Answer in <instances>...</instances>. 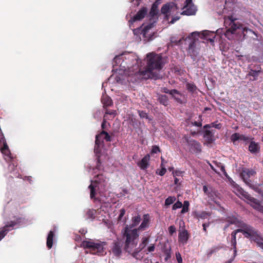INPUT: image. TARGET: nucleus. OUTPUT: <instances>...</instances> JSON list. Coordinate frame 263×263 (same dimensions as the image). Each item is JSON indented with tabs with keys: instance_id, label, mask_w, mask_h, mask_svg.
Segmentation results:
<instances>
[{
	"instance_id": "obj_49",
	"label": "nucleus",
	"mask_w": 263,
	"mask_h": 263,
	"mask_svg": "<svg viewBox=\"0 0 263 263\" xmlns=\"http://www.w3.org/2000/svg\"><path fill=\"white\" fill-rule=\"evenodd\" d=\"M160 152V149L159 147V146H158L157 145H153L152 146V150H151L152 154H157L158 152Z\"/></svg>"
},
{
	"instance_id": "obj_7",
	"label": "nucleus",
	"mask_w": 263,
	"mask_h": 263,
	"mask_svg": "<svg viewBox=\"0 0 263 263\" xmlns=\"http://www.w3.org/2000/svg\"><path fill=\"white\" fill-rule=\"evenodd\" d=\"M15 219L8 222L0 231V241L7 235L8 232L12 230L14 227L20 224L24 219L21 217H15Z\"/></svg>"
},
{
	"instance_id": "obj_29",
	"label": "nucleus",
	"mask_w": 263,
	"mask_h": 263,
	"mask_svg": "<svg viewBox=\"0 0 263 263\" xmlns=\"http://www.w3.org/2000/svg\"><path fill=\"white\" fill-rule=\"evenodd\" d=\"M101 102L103 104V107L110 106L112 105V101L111 99L108 96L102 97Z\"/></svg>"
},
{
	"instance_id": "obj_23",
	"label": "nucleus",
	"mask_w": 263,
	"mask_h": 263,
	"mask_svg": "<svg viewBox=\"0 0 263 263\" xmlns=\"http://www.w3.org/2000/svg\"><path fill=\"white\" fill-rule=\"evenodd\" d=\"M152 24H149L145 26L142 30L141 34L144 38H145V40L149 41L151 40L152 36H149L150 34H148L149 30L152 28Z\"/></svg>"
},
{
	"instance_id": "obj_52",
	"label": "nucleus",
	"mask_w": 263,
	"mask_h": 263,
	"mask_svg": "<svg viewBox=\"0 0 263 263\" xmlns=\"http://www.w3.org/2000/svg\"><path fill=\"white\" fill-rule=\"evenodd\" d=\"M106 115H112L114 117L116 115V111L114 110L107 109L105 114L104 115V118L106 117Z\"/></svg>"
},
{
	"instance_id": "obj_17",
	"label": "nucleus",
	"mask_w": 263,
	"mask_h": 263,
	"mask_svg": "<svg viewBox=\"0 0 263 263\" xmlns=\"http://www.w3.org/2000/svg\"><path fill=\"white\" fill-rule=\"evenodd\" d=\"M183 9H185L181 13V14L183 15H195L197 11L196 6L192 4L186 7L184 5Z\"/></svg>"
},
{
	"instance_id": "obj_1",
	"label": "nucleus",
	"mask_w": 263,
	"mask_h": 263,
	"mask_svg": "<svg viewBox=\"0 0 263 263\" xmlns=\"http://www.w3.org/2000/svg\"><path fill=\"white\" fill-rule=\"evenodd\" d=\"M147 66L144 70L139 72L145 78H151L152 76L153 70H160L163 68L164 63L163 62L162 57L161 54H157L155 52L148 53L146 55Z\"/></svg>"
},
{
	"instance_id": "obj_15",
	"label": "nucleus",
	"mask_w": 263,
	"mask_h": 263,
	"mask_svg": "<svg viewBox=\"0 0 263 263\" xmlns=\"http://www.w3.org/2000/svg\"><path fill=\"white\" fill-rule=\"evenodd\" d=\"M122 245L120 241H115L112 243L111 251L116 257H119L122 253Z\"/></svg>"
},
{
	"instance_id": "obj_55",
	"label": "nucleus",
	"mask_w": 263,
	"mask_h": 263,
	"mask_svg": "<svg viewBox=\"0 0 263 263\" xmlns=\"http://www.w3.org/2000/svg\"><path fill=\"white\" fill-rule=\"evenodd\" d=\"M211 127L219 129L222 127V124L215 122L211 123Z\"/></svg>"
},
{
	"instance_id": "obj_33",
	"label": "nucleus",
	"mask_w": 263,
	"mask_h": 263,
	"mask_svg": "<svg viewBox=\"0 0 263 263\" xmlns=\"http://www.w3.org/2000/svg\"><path fill=\"white\" fill-rule=\"evenodd\" d=\"M241 134L238 133H235L233 134L230 137V140L231 142L235 145L236 144V142L238 140H240Z\"/></svg>"
},
{
	"instance_id": "obj_36",
	"label": "nucleus",
	"mask_w": 263,
	"mask_h": 263,
	"mask_svg": "<svg viewBox=\"0 0 263 263\" xmlns=\"http://www.w3.org/2000/svg\"><path fill=\"white\" fill-rule=\"evenodd\" d=\"M104 144L102 143H98V144H96L95 142V145L94 147V152L96 154L97 156V158L98 157V156L101 155V147L103 146Z\"/></svg>"
},
{
	"instance_id": "obj_57",
	"label": "nucleus",
	"mask_w": 263,
	"mask_h": 263,
	"mask_svg": "<svg viewBox=\"0 0 263 263\" xmlns=\"http://www.w3.org/2000/svg\"><path fill=\"white\" fill-rule=\"evenodd\" d=\"M210 226V222H208V223H203L202 224V227H203V230L204 231V232H205V233L206 234H207L208 233V231L206 230V228L207 227H209Z\"/></svg>"
},
{
	"instance_id": "obj_56",
	"label": "nucleus",
	"mask_w": 263,
	"mask_h": 263,
	"mask_svg": "<svg viewBox=\"0 0 263 263\" xmlns=\"http://www.w3.org/2000/svg\"><path fill=\"white\" fill-rule=\"evenodd\" d=\"M168 232L170 235H172L176 232V228L174 226H171L168 227Z\"/></svg>"
},
{
	"instance_id": "obj_20",
	"label": "nucleus",
	"mask_w": 263,
	"mask_h": 263,
	"mask_svg": "<svg viewBox=\"0 0 263 263\" xmlns=\"http://www.w3.org/2000/svg\"><path fill=\"white\" fill-rule=\"evenodd\" d=\"M190 235L187 230H184L182 232H179L178 235L179 242L182 245L186 244L189 238Z\"/></svg>"
},
{
	"instance_id": "obj_46",
	"label": "nucleus",
	"mask_w": 263,
	"mask_h": 263,
	"mask_svg": "<svg viewBox=\"0 0 263 263\" xmlns=\"http://www.w3.org/2000/svg\"><path fill=\"white\" fill-rule=\"evenodd\" d=\"M189 202L188 201H184V206L182 208L181 213L182 214L185 213L189 211Z\"/></svg>"
},
{
	"instance_id": "obj_44",
	"label": "nucleus",
	"mask_w": 263,
	"mask_h": 263,
	"mask_svg": "<svg viewBox=\"0 0 263 263\" xmlns=\"http://www.w3.org/2000/svg\"><path fill=\"white\" fill-rule=\"evenodd\" d=\"M240 138H241L240 140H242V141L246 142V144L248 142L250 143L251 141H253V140L254 139V138L253 137L246 136V135H243V134H241V136Z\"/></svg>"
},
{
	"instance_id": "obj_37",
	"label": "nucleus",
	"mask_w": 263,
	"mask_h": 263,
	"mask_svg": "<svg viewBox=\"0 0 263 263\" xmlns=\"http://www.w3.org/2000/svg\"><path fill=\"white\" fill-rule=\"evenodd\" d=\"M96 211L93 209H88L86 212V216L88 218L93 219L96 217Z\"/></svg>"
},
{
	"instance_id": "obj_24",
	"label": "nucleus",
	"mask_w": 263,
	"mask_h": 263,
	"mask_svg": "<svg viewBox=\"0 0 263 263\" xmlns=\"http://www.w3.org/2000/svg\"><path fill=\"white\" fill-rule=\"evenodd\" d=\"M239 232V230H238V229L234 231L233 232H232L231 233V238H232V240H231V245H232V246H233V249H234V254L235 255L236 252H237V250H236V234Z\"/></svg>"
},
{
	"instance_id": "obj_25",
	"label": "nucleus",
	"mask_w": 263,
	"mask_h": 263,
	"mask_svg": "<svg viewBox=\"0 0 263 263\" xmlns=\"http://www.w3.org/2000/svg\"><path fill=\"white\" fill-rule=\"evenodd\" d=\"M157 101L160 103V104L165 106H167L169 104L168 98L165 95H158Z\"/></svg>"
},
{
	"instance_id": "obj_5",
	"label": "nucleus",
	"mask_w": 263,
	"mask_h": 263,
	"mask_svg": "<svg viewBox=\"0 0 263 263\" xmlns=\"http://www.w3.org/2000/svg\"><path fill=\"white\" fill-rule=\"evenodd\" d=\"M104 242H95L92 240H84L81 244V247L84 249H89L92 254L100 255L104 252Z\"/></svg>"
},
{
	"instance_id": "obj_12",
	"label": "nucleus",
	"mask_w": 263,
	"mask_h": 263,
	"mask_svg": "<svg viewBox=\"0 0 263 263\" xmlns=\"http://www.w3.org/2000/svg\"><path fill=\"white\" fill-rule=\"evenodd\" d=\"M147 13V9L146 7H142L139 10L137 14L129 21V23L133 24L134 22L137 21H140L142 20Z\"/></svg>"
},
{
	"instance_id": "obj_26",
	"label": "nucleus",
	"mask_w": 263,
	"mask_h": 263,
	"mask_svg": "<svg viewBox=\"0 0 263 263\" xmlns=\"http://www.w3.org/2000/svg\"><path fill=\"white\" fill-rule=\"evenodd\" d=\"M175 3H168L162 6L161 9V12L162 14L166 15L170 10L173 8Z\"/></svg>"
},
{
	"instance_id": "obj_45",
	"label": "nucleus",
	"mask_w": 263,
	"mask_h": 263,
	"mask_svg": "<svg viewBox=\"0 0 263 263\" xmlns=\"http://www.w3.org/2000/svg\"><path fill=\"white\" fill-rule=\"evenodd\" d=\"M172 97L176 100V101L180 104L183 103V101L181 99V97L178 93H173L171 95Z\"/></svg>"
},
{
	"instance_id": "obj_58",
	"label": "nucleus",
	"mask_w": 263,
	"mask_h": 263,
	"mask_svg": "<svg viewBox=\"0 0 263 263\" xmlns=\"http://www.w3.org/2000/svg\"><path fill=\"white\" fill-rule=\"evenodd\" d=\"M97 164L96 165V168L100 170V166H101V163L100 156H98V157L97 159Z\"/></svg>"
},
{
	"instance_id": "obj_30",
	"label": "nucleus",
	"mask_w": 263,
	"mask_h": 263,
	"mask_svg": "<svg viewBox=\"0 0 263 263\" xmlns=\"http://www.w3.org/2000/svg\"><path fill=\"white\" fill-rule=\"evenodd\" d=\"M186 89L190 92L194 93L197 92L198 89L197 86L194 83L187 82L185 84Z\"/></svg>"
},
{
	"instance_id": "obj_54",
	"label": "nucleus",
	"mask_w": 263,
	"mask_h": 263,
	"mask_svg": "<svg viewBox=\"0 0 263 263\" xmlns=\"http://www.w3.org/2000/svg\"><path fill=\"white\" fill-rule=\"evenodd\" d=\"M125 214V209H123V208L121 209L120 210V214H119V215L118 216V221L121 220L122 217L124 216Z\"/></svg>"
},
{
	"instance_id": "obj_35",
	"label": "nucleus",
	"mask_w": 263,
	"mask_h": 263,
	"mask_svg": "<svg viewBox=\"0 0 263 263\" xmlns=\"http://www.w3.org/2000/svg\"><path fill=\"white\" fill-rule=\"evenodd\" d=\"M163 92L165 93L170 94V95H173V93H178L180 96H183V94H182L179 91L175 89L169 90L167 88L164 87L163 88Z\"/></svg>"
},
{
	"instance_id": "obj_42",
	"label": "nucleus",
	"mask_w": 263,
	"mask_h": 263,
	"mask_svg": "<svg viewBox=\"0 0 263 263\" xmlns=\"http://www.w3.org/2000/svg\"><path fill=\"white\" fill-rule=\"evenodd\" d=\"M238 192L244 198H245L247 199L252 201V200L250 199L251 198L250 195L247 192L244 191L242 189H238Z\"/></svg>"
},
{
	"instance_id": "obj_2",
	"label": "nucleus",
	"mask_w": 263,
	"mask_h": 263,
	"mask_svg": "<svg viewBox=\"0 0 263 263\" xmlns=\"http://www.w3.org/2000/svg\"><path fill=\"white\" fill-rule=\"evenodd\" d=\"M122 237L125 240L124 249L126 252L132 253L138 243L139 231L136 229H132L126 225L122 231Z\"/></svg>"
},
{
	"instance_id": "obj_3",
	"label": "nucleus",
	"mask_w": 263,
	"mask_h": 263,
	"mask_svg": "<svg viewBox=\"0 0 263 263\" xmlns=\"http://www.w3.org/2000/svg\"><path fill=\"white\" fill-rule=\"evenodd\" d=\"M224 23L227 28L224 35L229 40L230 39V36L234 34L237 29H242L243 32H247L248 30L247 27H243L242 24L239 23L237 18H234L232 16L224 18Z\"/></svg>"
},
{
	"instance_id": "obj_4",
	"label": "nucleus",
	"mask_w": 263,
	"mask_h": 263,
	"mask_svg": "<svg viewBox=\"0 0 263 263\" xmlns=\"http://www.w3.org/2000/svg\"><path fill=\"white\" fill-rule=\"evenodd\" d=\"M196 36H199V33L194 32L189 35L185 39V41L190 40L187 52L188 55L190 56L193 61H195L198 55V49L196 48V43L198 41L196 38Z\"/></svg>"
},
{
	"instance_id": "obj_47",
	"label": "nucleus",
	"mask_w": 263,
	"mask_h": 263,
	"mask_svg": "<svg viewBox=\"0 0 263 263\" xmlns=\"http://www.w3.org/2000/svg\"><path fill=\"white\" fill-rule=\"evenodd\" d=\"M157 6L156 5V3H155L153 4L151 11H150V14L152 15H153V16L155 15L157 13Z\"/></svg>"
},
{
	"instance_id": "obj_39",
	"label": "nucleus",
	"mask_w": 263,
	"mask_h": 263,
	"mask_svg": "<svg viewBox=\"0 0 263 263\" xmlns=\"http://www.w3.org/2000/svg\"><path fill=\"white\" fill-rule=\"evenodd\" d=\"M176 199L175 196H169L165 200V205L168 206L173 204L176 201Z\"/></svg>"
},
{
	"instance_id": "obj_8",
	"label": "nucleus",
	"mask_w": 263,
	"mask_h": 263,
	"mask_svg": "<svg viewBox=\"0 0 263 263\" xmlns=\"http://www.w3.org/2000/svg\"><path fill=\"white\" fill-rule=\"evenodd\" d=\"M256 172L252 170L247 169L246 170H243L242 173H241V177L244 182L249 186L251 187H253L255 191L258 192H260V190L258 189V187H256L254 185L251 184V181L250 179V178L251 176H254L256 174Z\"/></svg>"
},
{
	"instance_id": "obj_32",
	"label": "nucleus",
	"mask_w": 263,
	"mask_h": 263,
	"mask_svg": "<svg viewBox=\"0 0 263 263\" xmlns=\"http://www.w3.org/2000/svg\"><path fill=\"white\" fill-rule=\"evenodd\" d=\"M217 192L215 190H214L213 189H211L210 191V192L208 193V194L207 195V196H208V197L213 201H214V202H215L217 204H218V202H217L216 201H215V199H216V197L217 196Z\"/></svg>"
},
{
	"instance_id": "obj_59",
	"label": "nucleus",
	"mask_w": 263,
	"mask_h": 263,
	"mask_svg": "<svg viewBox=\"0 0 263 263\" xmlns=\"http://www.w3.org/2000/svg\"><path fill=\"white\" fill-rule=\"evenodd\" d=\"M176 259L177 260L178 262L182 263V257H181L180 254L179 253H176Z\"/></svg>"
},
{
	"instance_id": "obj_22",
	"label": "nucleus",
	"mask_w": 263,
	"mask_h": 263,
	"mask_svg": "<svg viewBox=\"0 0 263 263\" xmlns=\"http://www.w3.org/2000/svg\"><path fill=\"white\" fill-rule=\"evenodd\" d=\"M204 138L205 139L207 143L211 144L215 140L214 133L211 130H205L204 132Z\"/></svg>"
},
{
	"instance_id": "obj_27",
	"label": "nucleus",
	"mask_w": 263,
	"mask_h": 263,
	"mask_svg": "<svg viewBox=\"0 0 263 263\" xmlns=\"http://www.w3.org/2000/svg\"><path fill=\"white\" fill-rule=\"evenodd\" d=\"M97 187L95 186V185L92 184V183L90 184L88 186V188L90 189V197L91 199L93 200V201L95 202L97 201H99L98 198L95 197L96 195V188Z\"/></svg>"
},
{
	"instance_id": "obj_6",
	"label": "nucleus",
	"mask_w": 263,
	"mask_h": 263,
	"mask_svg": "<svg viewBox=\"0 0 263 263\" xmlns=\"http://www.w3.org/2000/svg\"><path fill=\"white\" fill-rule=\"evenodd\" d=\"M239 225L240 229H238L239 232H241L247 238H250L255 241L258 239V235L257 232L252 226L248 225L242 221Z\"/></svg>"
},
{
	"instance_id": "obj_38",
	"label": "nucleus",
	"mask_w": 263,
	"mask_h": 263,
	"mask_svg": "<svg viewBox=\"0 0 263 263\" xmlns=\"http://www.w3.org/2000/svg\"><path fill=\"white\" fill-rule=\"evenodd\" d=\"M211 212H207L205 211H202L200 214H198L197 215V218L202 219H207L208 217L211 216Z\"/></svg>"
},
{
	"instance_id": "obj_21",
	"label": "nucleus",
	"mask_w": 263,
	"mask_h": 263,
	"mask_svg": "<svg viewBox=\"0 0 263 263\" xmlns=\"http://www.w3.org/2000/svg\"><path fill=\"white\" fill-rule=\"evenodd\" d=\"M226 221L228 222L229 224H235L239 228V225L242 223V221L239 220L235 216H228L226 218Z\"/></svg>"
},
{
	"instance_id": "obj_34",
	"label": "nucleus",
	"mask_w": 263,
	"mask_h": 263,
	"mask_svg": "<svg viewBox=\"0 0 263 263\" xmlns=\"http://www.w3.org/2000/svg\"><path fill=\"white\" fill-rule=\"evenodd\" d=\"M161 164L160 165V166L161 167V169L160 171L157 170L156 171V174L161 176H162L164 175H165V174L166 173V170L165 166H163V161H164V159L162 157H161Z\"/></svg>"
},
{
	"instance_id": "obj_51",
	"label": "nucleus",
	"mask_w": 263,
	"mask_h": 263,
	"mask_svg": "<svg viewBox=\"0 0 263 263\" xmlns=\"http://www.w3.org/2000/svg\"><path fill=\"white\" fill-rule=\"evenodd\" d=\"M138 114L140 118H148V115L145 111H138Z\"/></svg>"
},
{
	"instance_id": "obj_18",
	"label": "nucleus",
	"mask_w": 263,
	"mask_h": 263,
	"mask_svg": "<svg viewBox=\"0 0 263 263\" xmlns=\"http://www.w3.org/2000/svg\"><path fill=\"white\" fill-rule=\"evenodd\" d=\"M260 146L259 143L254 141H251L249 143L248 150L253 154H256L260 152Z\"/></svg>"
},
{
	"instance_id": "obj_61",
	"label": "nucleus",
	"mask_w": 263,
	"mask_h": 263,
	"mask_svg": "<svg viewBox=\"0 0 263 263\" xmlns=\"http://www.w3.org/2000/svg\"><path fill=\"white\" fill-rule=\"evenodd\" d=\"M193 125L198 126V127H201L202 126V123L201 122H197L194 121V122H192V123Z\"/></svg>"
},
{
	"instance_id": "obj_28",
	"label": "nucleus",
	"mask_w": 263,
	"mask_h": 263,
	"mask_svg": "<svg viewBox=\"0 0 263 263\" xmlns=\"http://www.w3.org/2000/svg\"><path fill=\"white\" fill-rule=\"evenodd\" d=\"M54 237V233L53 231H50L48 235L47 238V247L48 249H51L53 245V239Z\"/></svg>"
},
{
	"instance_id": "obj_62",
	"label": "nucleus",
	"mask_w": 263,
	"mask_h": 263,
	"mask_svg": "<svg viewBox=\"0 0 263 263\" xmlns=\"http://www.w3.org/2000/svg\"><path fill=\"white\" fill-rule=\"evenodd\" d=\"M203 191L205 194L206 195L208 194V193L210 192V191H209L208 187L206 185H204L203 186Z\"/></svg>"
},
{
	"instance_id": "obj_31",
	"label": "nucleus",
	"mask_w": 263,
	"mask_h": 263,
	"mask_svg": "<svg viewBox=\"0 0 263 263\" xmlns=\"http://www.w3.org/2000/svg\"><path fill=\"white\" fill-rule=\"evenodd\" d=\"M141 217L139 215H138L137 216L133 217L132 220V224L130 225V226H129V227L132 229L133 228L137 226L139 224V223L141 221Z\"/></svg>"
},
{
	"instance_id": "obj_60",
	"label": "nucleus",
	"mask_w": 263,
	"mask_h": 263,
	"mask_svg": "<svg viewBox=\"0 0 263 263\" xmlns=\"http://www.w3.org/2000/svg\"><path fill=\"white\" fill-rule=\"evenodd\" d=\"M155 249V245L152 244L147 248V250L148 252H152L154 251Z\"/></svg>"
},
{
	"instance_id": "obj_43",
	"label": "nucleus",
	"mask_w": 263,
	"mask_h": 263,
	"mask_svg": "<svg viewBox=\"0 0 263 263\" xmlns=\"http://www.w3.org/2000/svg\"><path fill=\"white\" fill-rule=\"evenodd\" d=\"M240 138H241L240 140H242V141L246 142V144L248 142L250 143L251 141H253V140L254 139V138L253 137L246 136V135H243V134H241V136Z\"/></svg>"
},
{
	"instance_id": "obj_16",
	"label": "nucleus",
	"mask_w": 263,
	"mask_h": 263,
	"mask_svg": "<svg viewBox=\"0 0 263 263\" xmlns=\"http://www.w3.org/2000/svg\"><path fill=\"white\" fill-rule=\"evenodd\" d=\"M150 160V155L149 154H146L141 161L138 162L137 165L140 167V168L142 170H146L149 165V162Z\"/></svg>"
},
{
	"instance_id": "obj_40",
	"label": "nucleus",
	"mask_w": 263,
	"mask_h": 263,
	"mask_svg": "<svg viewBox=\"0 0 263 263\" xmlns=\"http://www.w3.org/2000/svg\"><path fill=\"white\" fill-rule=\"evenodd\" d=\"M183 40H185V39H184V37H182L179 40L176 39L175 37H172L171 38V43L174 44L175 45H180Z\"/></svg>"
},
{
	"instance_id": "obj_10",
	"label": "nucleus",
	"mask_w": 263,
	"mask_h": 263,
	"mask_svg": "<svg viewBox=\"0 0 263 263\" xmlns=\"http://www.w3.org/2000/svg\"><path fill=\"white\" fill-rule=\"evenodd\" d=\"M92 183H93L98 189L104 190L107 184V180L103 174H98L95 177V180L92 181Z\"/></svg>"
},
{
	"instance_id": "obj_11",
	"label": "nucleus",
	"mask_w": 263,
	"mask_h": 263,
	"mask_svg": "<svg viewBox=\"0 0 263 263\" xmlns=\"http://www.w3.org/2000/svg\"><path fill=\"white\" fill-rule=\"evenodd\" d=\"M104 140L107 142H110L111 138L107 132L102 130L100 134L96 136V143L97 144L98 143L104 144Z\"/></svg>"
},
{
	"instance_id": "obj_13",
	"label": "nucleus",
	"mask_w": 263,
	"mask_h": 263,
	"mask_svg": "<svg viewBox=\"0 0 263 263\" xmlns=\"http://www.w3.org/2000/svg\"><path fill=\"white\" fill-rule=\"evenodd\" d=\"M186 142L189 146L193 149V151L196 153H199L201 151V146L200 143L193 139H186Z\"/></svg>"
},
{
	"instance_id": "obj_63",
	"label": "nucleus",
	"mask_w": 263,
	"mask_h": 263,
	"mask_svg": "<svg viewBox=\"0 0 263 263\" xmlns=\"http://www.w3.org/2000/svg\"><path fill=\"white\" fill-rule=\"evenodd\" d=\"M192 1L193 0H185V6L187 7L189 5H191L193 4L192 3Z\"/></svg>"
},
{
	"instance_id": "obj_9",
	"label": "nucleus",
	"mask_w": 263,
	"mask_h": 263,
	"mask_svg": "<svg viewBox=\"0 0 263 263\" xmlns=\"http://www.w3.org/2000/svg\"><path fill=\"white\" fill-rule=\"evenodd\" d=\"M148 241L149 237H143L142 238V241L140 243L139 246L138 248H135V249L132 252V256L137 259H140L142 258V256L140 255L139 253L146 247L148 243Z\"/></svg>"
},
{
	"instance_id": "obj_48",
	"label": "nucleus",
	"mask_w": 263,
	"mask_h": 263,
	"mask_svg": "<svg viewBox=\"0 0 263 263\" xmlns=\"http://www.w3.org/2000/svg\"><path fill=\"white\" fill-rule=\"evenodd\" d=\"M182 203L181 202L178 201L173 205L172 210H175L177 209L182 208Z\"/></svg>"
},
{
	"instance_id": "obj_50",
	"label": "nucleus",
	"mask_w": 263,
	"mask_h": 263,
	"mask_svg": "<svg viewBox=\"0 0 263 263\" xmlns=\"http://www.w3.org/2000/svg\"><path fill=\"white\" fill-rule=\"evenodd\" d=\"M216 165H217L218 167H219L221 170V171L223 173V174L226 176H227L228 175H227V172L225 170V167H224V166H223V165H222L220 163H219V164H218L217 163H216Z\"/></svg>"
},
{
	"instance_id": "obj_53",
	"label": "nucleus",
	"mask_w": 263,
	"mask_h": 263,
	"mask_svg": "<svg viewBox=\"0 0 263 263\" xmlns=\"http://www.w3.org/2000/svg\"><path fill=\"white\" fill-rule=\"evenodd\" d=\"M183 173L184 172L181 171L176 170L175 171H173V174L174 177H176L177 176H182Z\"/></svg>"
},
{
	"instance_id": "obj_14",
	"label": "nucleus",
	"mask_w": 263,
	"mask_h": 263,
	"mask_svg": "<svg viewBox=\"0 0 263 263\" xmlns=\"http://www.w3.org/2000/svg\"><path fill=\"white\" fill-rule=\"evenodd\" d=\"M199 36L213 44L214 43L216 35L214 32L205 30L201 34L199 33Z\"/></svg>"
},
{
	"instance_id": "obj_41",
	"label": "nucleus",
	"mask_w": 263,
	"mask_h": 263,
	"mask_svg": "<svg viewBox=\"0 0 263 263\" xmlns=\"http://www.w3.org/2000/svg\"><path fill=\"white\" fill-rule=\"evenodd\" d=\"M260 70H254L251 69L248 73V75L253 77L254 78L253 80H256L257 78L258 77L259 73H260Z\"/></svg>"
},
{
	"instance_id": "obj_64",
	"label": "nucleus",
	"mask_w": 263,
	"mask_h": 263,
	"mask_svg": "<svg viewBox=\"0 0 263 263\" xmlns=\"http://www.w3.org/2000/svg\"><path fill=\"white\" fill-rule=\"evenodd\" d=\"M179 19H180L179 16L174 17L172 19V20L170 22V23L174 24L176 21H177V20H178Z\"/></svg>"
},
{
	"instance_id": "obj_19",
	"label": "nucleus",
	"mask_w": 263,
	"mask_h": 263,
	"mask_svg": "<svg viewBox=\"0 0 263 263\" xmlns=\"http://www.w3.org/2000/svg\"><path fill=\"white\" fill-rule=\"evenodd\" d=\"M149 216L148 214H146L143 215V219L140 225V226L136 228V229L137 230V231H143L145 230L149 226Z\"/></svg>"
}]
</instances>
